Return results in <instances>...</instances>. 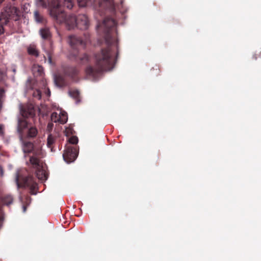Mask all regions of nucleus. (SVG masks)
Instances as JSON below:
<instances>
[{
	"mask_svg": "<svg viewBox=\"0 0 261 261\" xmlns=\"http://www.w3.org/2000/svg\"><path fill=\"white\" fill-rule=\"evenodd\" d=\"M116 25L115 21L112 18H105L101 23H98L96 28L105 34V40L108 46L102 49L101 53L96 58V65L98 69L88 67L86 70V73L89 78L95 80L97 75L102 71H109L114 67V60L112 58V48L109 46L112 42V37L109 34L110 30Z\"/></svg>",
	"mask_w": 261,
	"mask_h": 261,
	"instance_id": "f257e3e1",
	"label": "nucleus"
},
{
	"mask_svg": "<svg viewBox=\"0 0 261 261\" xmlns=\"http://www.w3.org/2000/svg\"><path fill=\"white\" fill-rule=\"evenodd\" d=\"M79 7H84L87 6H92L95 9L99 8L101 9L105 8H113V0H76ZM63 5L68 9H71L73 7L72 0H64Z\"/></svg>",
	"mask_w": 261,
	"mask_h": 261,
	"instance_id": "f03ea898",
	"label": "nucleus"
},
{
	"mask_svg": "<svg viewBox=\"0 0 261 261\" xmlns=\"http://www.w3.org/2000/svg\"><path fill=\"white\" fill-rule=\"evenodd\" d=\"M50 16L59 23L64 24L68 30L76 27V17L73 14H66L64 11L50 10Z\"/></svg>",
	"mask_w": 261,
	"mask_h": 261,
	"instance_id": "7ed1b4c3",
	"label": "nucleus"
},
{
	"mask_svg": "<svg viewBox=\"0 0 261 261\" xmlns=\"http://www.w3.org/2000/svg\"><path fill=\"white\" fill-rule=\"evenodd\" d=\"M33 154L34 155L30 157V161L36 168V175L38 179L44 181L47 179L48 175L45 167L39 160L40 158L43 156V152L40 150H34Z\"/></svg>",
	"mask_w": 261,
	"mask_h": 261,
	"instance_id": "20e7f679",
	"label": "nucleus"
},
{
	"mask_svg": "<svg viewBox=\"0 0 261 261\" xmlns=\"http://www.w3.org/2000/svg\"><path fill=\"white\" fill-rule=\"evenodd\" d=\"M17 132L20 140L22 142L23 137L34 138L38 134V130L34 126H31L25 119H19L17 125Z\"/></svg>",
	"mask_w": 261,
	"mask_h": 261,
	"instance_id": "39448f33",
	"label": "nucleus"
},
{
	"mask_svg": "<svg viewBox=\"0 0 261 261\" xmlns=\"http://www.w3.org/2000/svg\"><path fill=\"white\" fill-rule=\"evenodd\" d=\"M20 16V11L14 5L7 6L0 15V22L7 24L11 18L17 20Z\"/></svg>",
	"mask_w": 261,
	"mask_h": 261,
	"instance_id": "423d86ee",
	"label": "nucleus"
},
{
	"mask_svg": "<svg viewBox=\"0 0 261 261\" xmlns=\"http://www.w3.org/2000/svg\"><path fill=\"white\" fill-rule=\"evenodd\" d=\"M77 156L76 150L71 146H67L63 154L64 161L68 164L75 161Z\"/></svg>",
	"mask_w": 261,
	"mask_h": 261,
	"instance_id": "0eeeda50",
	"label": "nucleus"
},
{
	"mask_svg": "<svg viewBox=\"0 0 261 261\" xmlns=\"http://www.w3.org/2000/svg\"><path fill=\"white\" fill-rule=\"evenodd\" d=\"M67 113L61 109H58L57 112L53 113L51 115V120L54 122L64 124L67 122Z\"/></svg>",
	"mask_w": 261,
	"mask_h": 261,
	"instance_id": "6e6552de",
	"label": "nucleus"
},
{
	"mask_svg": "<svg viewBox=\"0 0 261 261\" xmlns=\"http://www.w3.org/2000/svg\"><path fill=\"white\" fill-rule=\"evenodd\" d=\"M21 186L29 188L32 194L35 195L37 193V184L31 176L24 178Z\"/></svg>",
	"mask_w": 261,
	"mask_h": 261,
	"instance_id": "1a4fd4ad",
	"label": "nucleus"
},
{
	"mask_svg": "<svg viewBox=\"0 0 261 261\" xmlns=\"http://www.w3.org/2000/svg\"><path fill=\"white\" fill-rule=\"evenodd\" d=\"M77 20L76 27L81 30H86L88 28L89 21L86 15L84 14L79 15L76 17Z\"/></svg>",
	"mask_w": 261,
	"mask_h": 261,
	"instance_id": "9d476101",
	"label": "nucleus"
},
{
	"mask_svg": "<svg viewBox=\"0 0 261 261\" xmlns=\"http://www.w3.org/2000/svg\"><path fill=\"white\" fill-rule=\"evenodd\" d=\"M20 113L23 117H33L34 115V109L32 104H29L26 108H20Z\"/></svg>",
	"mask_w": 261,
	"mask_h": 261,
	"instance_id": "9b49d317",
	"label": "nucleus"
},
{
	"mask_svg": "<svg viewBox=\"0 0 261 261\" xmlns=\"http://www.w3.org/2000/svg\"><path fill=\"white\" fill-rule=\"evenodd\" d=\"M68 42L71 46L75 44H80L84 46L85 44V43L82 40L75 36H70L69 38Z\"/></svg>",
	"mask_w": 261,
	"mask_h": 261,
	"instance_id": "f8f14e48",
	"label": "nucleus"
},
{
	"mask_svg": "<svg viewBox=\"0 0 261 261\" xmlns=\"http://www.w3.org/2000/svg\"><path fill=\"white\" fill-rule=\"evenodd\" d=\"M62 0H52L50 5L49 6V13L50 14V10L54 9L56 11H59L58 8L62 5Z\"/></svg>",
	"mask_w": 261,
	"mask_h": 261,
	"instance_id": "ddd939ff",
	"label": "nucleus"
},
{
	"mask_svg": "<svg viewBox=\"0 0 261 261\" xmlns=\"http://www.w3.org/2000/svg\"><path fill=\"white\" fill-rule=\"evenodd\" d=\"M32 72L35 76L42 75L43 69L42 66L35 65L32 67Z\"/></svg>",
	"mask_w": 261,
	"mask_h": 261,
	"instance_id": "4468645a",
	"label": "nucleus"
},
{
	"mask_svg": "<svg viewBox=\"0 0 261 261\" xmlns=\"http://www.w3.org/2000/svg\"><path fill=\"white\" fill-rule=\"evenodd\" d=\"M54 83L56 86L61 87L64 85V80L62 76L60 75H54Z\"/></svg>",
	"mask_w": 261,
	"mask_h": 261,
	"instance_id": "2eb2a0df",
	"label": "nucleus"
},
{
	"mask_svg": "<svg viewBox=\"0 0 261 261\" xmlns=\"http://www.w3.org/2000/svg\"><path fill=\"white\" fill-rule=\"evenodd\" d=\"M35 4L37 7L46 9L48 8V4L45 0H35Z\"/></svg>",
	"mask_w": 261,
	"mask_h": 261,
	"instance_id": "dca6fc26",
	"label": "nucleus"
},
{
	"mask_svg": "<svg viewBox=\"0 0 261 261\" xmlns=\"http://www.w3.org/2000/svg\"><path fill=\"white\" fill-rule=\"evenodd\" d=\"M28 52L29 55L37 57L39 55L38 50L34 45L31 44L28 47Z\"/></svg>",
	"mask_w": 261,
	"mask_h": 261,
	"instance_id": "f3484780",
	"label": "nucleus"
},
{
	"mask_svg": "<svg viewBox=\"0 0 261 261\" xmlns=\"http://www.w3.org/2000/svg\"><path fill=\"white\" fill-rule=\"evenodd\" d=\"M22 143H23L22 149H23V152L24 153L30 152L33 150V145L32 143H31V142L23 143L22 142Z\"/></svg>",
	"mask_w": 261,
	"mask_h": 261,
	"instance_id": "a211bd4d",
	"label": "nucleus"
},
{
	"mask_svg": "<svg viewBox=\"0 0 261 261\" xmlns=\"http://www.w3.org/2000/svg\"><path fill=\"white\" fill-rule=\"evenodd\" d=\"M40 34L42 38L47 39L50 35L49 29L45 27L40 29Z\"/></svg>",
	"mask_w": 261,
	"mask_h": 261,
	"instance_id": "6ab92c4d",
	"label": "nucleus"
},
{
	"mask_svg": "<svg viewBox=\"0 0 261 261\" xmlns=\"http://www.w3.org/2000/svg\"><path fill=\"white\" fill-rule=\"evenodd\" d=\"M34 19L37 23H43L44 21V17L36 10L34 13Z\"/></svg>",
	"mask_w": 261,
	"mask_h": 261,
	"instance_id": "aec40b11",
	"label": "nucleus"
},
{
	"mask_svg": "<svg viewBox=\"0 0 261 261\" xmlns=\"http://www.w3.org/2000/svg\"><path fill=\"white\" fill-rule=\"evenodd\" d=\"M2 201L5 205H9L13 202V198L10 195H7L3 198Z\"/></svg>",
	"mask_w": 261,
	"mask_h": 261,
	"instance_id": "412c9836",
	"label": "nucleus"
},
{
	"mask_svg": "<svg viewBox=\"0 0 261 261\" xmlns=\"http://www.w3.org/2000/svg\"><path fill=\"white\" fill-rule=\"evenodd\" d=\"M55 139L52 135L49 134L47 137V145L48 147H51V145L54 143Z\"/></svg>",
	"mask_w": 261,
	"mask_h": 261,
	"instance_id": "4be33fe9",
	"label": "nucleus"
},
{
	"mask_svg": "<svg viewBox=\"0 0 261 261\" xmlns=\"http://www.w3.org/2000/svg\"><path fill=\"white\" fill-rule=\"evenodd\" d=\"M33 96L38 99H40L41 98V92L40 90H37L33 93Z\"/></svg>",
	"mask_w": 261,
	"mask_h": 261,
	"instance_id": "5701e85b",
	"label": "nucleus"
},
{
	"mask_svg": "<svg viewBox=\"0 0 261 261\" xmlns=\"http://www.w3.org/2000/svg\"><path fill=\"white\" fill-rule=\"evenodd\" d=\"M69 142L73 144H76L78 142V139L76 136H72L69 139Z\"/></svg>",
	"mask_w": 261,
	"mask_h": 261,
	"instance_id": "b1692460",
	"label": "nucleus"
},
{
	"mask_svg": "<svg viewBox=\"0 0 261 261\" xmlns=\"http://www.w3.org/2000/svg\"><path fill=\"white\" fill-rule=\"evenodd\" d=\"M69 94L70 96L76 98L79 95V92L77 90L73 92L69 91Z\"/></svg>",
	"mask_w": 261,
	"mask_h": 261,
	"instance_id": "393cba45",
	"label": "nucleus"
},
{
	"mask_svg": "<svg viewBox=\"0 0 261 261\" xmlns=\"http://www.w3.org/2000/svg\"><path fill=\"white\" fill-rule=\"evenodd\" d=\"M4 135V126L0 125V136L3 137Z\"/></svg>",
	"mask_w": 261,
	"mask_h": 261,
	"instance_id": "a878e982",
	"label": "nucleus"
},
{
	"mask_svg": "<svg viewBox=\"0 0 261 261\" xmlns=\"http://www.w3.org/2000/svg\"><path fill=\"white\" fill-rule=\"evenodd\" d=\"M18 180H19V177H18V173L17 172L16 173V175L15 181H16L18 188H19L20 187V185L19 184Z\"/></svg>",
	"mask_w": 261,
	"mask_h": 261,
	"instance_id": "bb28decb",
	"label": "nucleus"
},
{
	"mask_svg": "<svg viewBox=\"0 0 261 261\" xmlns=\"http://www.w3.org/2000/svg\"><path fill=\"white\" fill-rule=\"evenodd\" d=\"M82 61L84 62L85 61H87L88 60V57L86 55H84L83 57L81 58Z\"/></svg>",
	"mask_w": 261,
	"mask_h": 261,
	"instance_id": "cd10ccee",
	"label": "nucleus"
},
{
	"mask_svg": "<svg viewBox=\"0 0 261 261\" xmlns=\"http://www.w3.org/2000/svg\"><path fill=\"white\" fill-rule=\"evenodd\" d=\"M3 220V212L0 207V226H1V222Z\"/></svg>",
	"mask_w": 261,
	"mask_h": 261,
	"instance_id": "c85d7f7f",
	"label": "nucleus"
},
{
	"mask_svg": "<svg viewBox=\"0 0 261 261\" xmlns=\"http://www.w3.org/2000/svg\"><path fill=\"white\" fill-rule=\"evenodd\" d=\"M5 73L1 72V71H0V80H2L5 77Z\"/></svg>",
	"mask_w": 261,
	"mask_h": 261,
	"instance_id": "c756f323",
	"label": "nucleus"
},
{
	"mask_svg": "<svg viewBox=\"0 0 261 261\" xmlns=\"http://www.w3.org/2000/svg\"><path fill=\"white\" fill-rule=\"evenodd\" d=\"M4 32L3 27L0 24V34H2Z\"/></svg>",
	"mask_w": 261,
	"mask_h": 261,
	"instance_id": "7c9ffc66",
	"label": "nucleus"
},
{
	"mask_svg": "<svg viewBox=\"0 0 261 261\" xmlns=\"http://www.w3.org/2000/svg\"><path fill=\"white\" fill-rule=\"evenodd\" d=\"M53 126V124L52 123H49L47 126L48 129H51Z\"/></svg>",
	"mask_w": 261,
	"mask_h": 261,
	"instance_id": "2f4dec72",
	"label": "nucleus"
},
{
	"mask_svg": "<svg viewBox=\"0 0 261 261\" xmlns=\"http://www.w3.org/2000/svg\"><path fill=\"white\" fill-rule=\"evenodd\" d=\"M16 68L14 66H12V71L15 73L16 72Z\"/></svg>",
	"mask_w": 261,
	"mask_h": 261,
	"instance_id": "473e14b6",
	"label": "nucleus"
},
{
	"mask_svg": "<svg viewBox=\"0 0 261 261\" xmlns=\"http://www.w3.org/2000/svg\"><path fill=\"white\" fill-rule=\"evenodd\" d=\"M46 94H47V95L48 96H49L50 95V91H49V90L48 89H47V90Z\"/></svg>",
	"mask_w": 261,
	"mask_h": 261,
	"instance_id": "72a5a7b5",
	"label": "nucleus"
},
{
	"mask_svg": "<svg viewBox=\"0 0 261 261\" xmlns=\"http://www.w3.org/2000/svg\"><path fill=\"white\" fill-rule=\"evenodd\" d=\"M48 62L49 63V64H51V59L50 57H48Z\"/></svg>",
	"mask_w": 261,
	"mask_h": 261,
	"instance_id": "f704fd0d",
	"label": "nucleus"
},
{
	"mask_svg": "<svg viewBox=\"0 0 261 261\" xmlns=\"http://www.w3.org/2000/svg\"><path fill=\"white\" fill-rule=\"evenodd\" d=\"M72 70L74 71L73 74H76L77 73V70L75 69H72Z\"/></svg>",
	"mask_w": 261,
	"mask_h": 261,
	"instance_id": "c9c22d12",
	"label": "nucleus"
},
{
	"mask_svg": "<svg viewBox=\"0 0 261 261\" xmlns=\"http://www.w3.org/2000/svg\"><path fill=\"white\" fill-rule=\"evenodd\" d=\"M22 208H23V212H25L26 211V207L25 206H23Z\"/></svg>",
	"mask_w": 261,
	"mask_h": 261,
	"instance_id": "e433bc0d",
	"label": "nucleus"
},
{
	"mask_svg": "<svg viewBox=\"0 0 261 261\" xmlns=\"http://www.w3.org/2000/svg\"><path fill=\"white\" fill-rule=\"evenodd\" d=\"M4 1V0H0V4H1Z\"/></svg>",
	"mask_w": 261,
	"mask_h": 261,
	"instance_id": "4c0bfd02",
	"label": "nucleus"
},
{
	"mask_svg": "<svg viewBox=\"0 0 261 261\" xmlns=\"http://www.w3.org/2000/svg\"><path fill=\"white\" fill-rule=\"evenodd\" d=\"M1 174H2V175H3V171H2V170L1 171Z\"/></svg>",
	"mask_w": 261,
	"mask_h": 261,
	"instance_id": "58836bf2",
	"label": "nucleus"
}]
</instances>
